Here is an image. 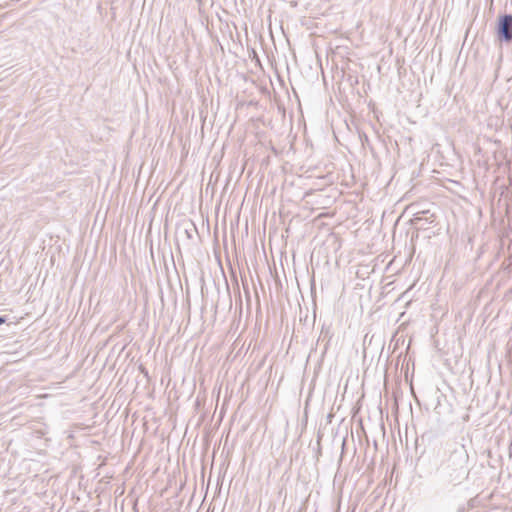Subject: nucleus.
Returning a JSON list of instances; mask_svg holds the SVG:
<instances>
[{
	"label": "nucleus",
	"mask_w": 512,
	"mask_h": 512,
	"mask_svg": "<svg viewBox=\"0 0 512 512\" xmlns=\"http://www.w3.org/2000/svg\"><path fill=\"white\" fill-rule=\"evenodd\" d=\"M6 322L5 317L0 316V325L4 324Z\"/></svg>",
	"instance_id": "obj_3"
},
{
	"label": "nucleus",
	"mask_w": 512,
	"mask_h": 512,
	"mask_svg": "<svg viewBox=\"0 0 512 512\" xmlns=\"http://www.w3.org/2000/svg\"><path fill=\"white\" fill-rule=\"evenodd\" d=\"M468 460L469 455L464 445L457 447L451 452L446 465L451 482H461L468 477Z\"/></svg>",
	"instance_id": "obj_1"
},
{
	"label": "nucleus",
	"mask_w": 512,
	"mask_h": 512,
	"mask_svg": "<svg viewBox=\"0 0 512 512\" xmlns=\"http://www.w3.org/2000/svg\"><path fill=\"white\" fill-rule=\"evenodd\" d=\"M497 33L500 40L512 41V15L505 14L499 17Z\"/></svg>",
	"instance_id": "obj_2"
}]
</instances>
